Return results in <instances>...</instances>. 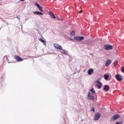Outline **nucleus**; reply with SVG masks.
I'll return each mask as SVG.
<instances>
[{
  "instance_id": "f257e3e1",
  "label": "nucleus",
  "mask_w": 124,
  "mask_h": 124,
  "mask_svg": "<svg viewBox=\"0 0 124 124\" xmlns=\"http://www.w3.org/2000/svg\"><path fill=\"white\" fill-rule=\"evenodd\" d=\"M120 116V115L118 114L115 115L112 117L110 121L111 122H113L115 120L118 118Z\"/></svg>"
},
{
  "instance_id": "f03ea898",
  "label": "nucleus",
  "mask_w": 124,
  "mask_h": 124,
  "mask_svg": "<svg viewBox=\"0 0 124 124\" xmlns=\"http://www.w3.org/2000/svg\"><path fill=\"white\" fill-rule=\"evenodd\" d=\"M54 47L57 49L62 50L64 51V50L62 48V46L56 44H54Z\"/></svg>"
},
{
  "instance_id": "7ed1b4c3",
  "label": "nucleus",
  "mask_w": 124,
  "mask_h": 124,
  "mask_svg": "<svg viewBox=\"0 0 124 124\" xmlns=\"http://www.w3.org/2000/svg\"><path fill=\"white\" fill-rule=\"evenodd\" d=\"M101 116V115L99 113L95 114L93 117L94 120L95 121L98 120L100 117Z\"/></svg>"
},
{
  "instance_id": "20e7f679",
  "label": "nucleus",
  "mask_w": 124,
  "mask_h": 124,
  "mask_svg": "<svg viewBox=\"0 0 124 124\" xmlns=\"http://www.w3.org/2000/svg\"><path fill=\"white\" fill-rule=\"evenodd\" d=\"M104 48L107 50L111 49H113V46L112 45H104Z\"/></svg>"
},
{
  "instance_id": "39448f33",
  "label": "nucleus",
  "mask_w": 124,
  "mask_h": 124,
  "mask_svg": "<svg viewBox=\"0 0 124 124\" xmlns=\"http://www.w3.org/2000/svg\"><path fill=\"white\" fill-rule=\"evenodd\" d=\"M74 39L76 41H80L84 39V37H83L75 36L74 37Z\"/></svg>"
},
{
  "instance_id": "423d86ee",
  "label": "nucleus",
  "mask_w": 124,
  "mask_h": 124,
  "mask_svg": "<svg viewBox=\"0 0 124 124\" xmlns=\"http://www.w3.org/2000/svg\"><path fill=\"white\" fill-rule=\"evenodd\" d=\"M88 98L89 99L93 100L94 99V97L92 95V94L89 92L88 94Z\"/></svg>"
},
{
  "instance_id": "0eeeda50",
  "label": "nucleus",
  "mask_w": 124,
  "mask_h": 124,
  "mask_svg": "<svg viewBox=\"0 0 124 124\" xmlns=\"http://www.w3.org/2000/svg\"><path fill=\"white\" fill-rule=\"evenodd\" d=\"M15 58L17 61H22L23 60L21 57L17 55H15Z\"/></svg>"
},
{
  "instance_id": "6e6552de",
  "label": "nucleus",
  "mask_w": 124,
  "mask_h": 124,
  "mask_svg": "<svg viewBox=\"0 0 124 124\" xmlns=\"http://www.w3.org/2000/svg\"><path fill=\"white\" fill-rule=\"evenodd\" d=\"M120 76H121V75L118 74L116 76V79L119 81H121L122 80L121 77H120Z\"/></svg>"
},
{
  "instance_id": "1a4fd4ad",
  "label": "nucleus",
  "mask_w": 124,
  "mask_h": 124,
  "mask_svg": "<svg viewBox=\"0 0 124 124\" xmlns=\"http://www.w3.org/2000/svg\"><path fill=\"white\" fill-rule=\"evenodd\" d=\"M109 87L108 85H104V89L105 91L108 92L109 90Z\"/></svg>"
},
{
  "instance_id": "9d476101",
  "label": "nucleus",
  "mask_w": 124,
  "mask_h": 124,
  "mask_svg": "<svg viewBox=\"0 0 124 124\" xmlns=\"http://www.w3.org/2000/svg\"><path fill=\"white\" fill-rule=\"evenodd\" d=\"M111 62V60L110 59L108 60L106 62L105 65L106 66H108Z\"/></svg>"
},
{
  "instance_id": "9b49d317",
  "label": "nucleus",
  "mask_w": 124,
  "mask_h": 124,
  "mask_svg": "<svg viewBox=\"0 0 124 124\" xmlns=\"http://www.w3.org/2000/svg\"><path fill=\"white\" fill-rule=\"evenodd\" d=\"M96 82H97L98 84H99V85L98 86V88L99 89L101 88V87L102 85V84L99 81H97Z\"/></svg>"
},
{
  "instance_id": "f8f14e48",
  "label": "nucleus",
  "mask_w": 124,
  "mask_h": 124,
  "mask_svg": "<svg viewBox=\"0 0 124 124\" xmlns=\"http://www.w3.org/2000/svg\"><path fill=\"white\" fill-rule=\"evenodd\" d=\"M92 44L90 43L87 44V48L88 49H90L92 47Z\"/></svg>"
},
{
  "instance_id": "ddd939ff",
  "label": "nucleus",
  "mask_w": 124,
  "mask_h": 124,
  "mask_svg": "<svg viewBox=\"0 0 124 124\" xmlns=\"http://www.w3.org/2000/svg\"><path fill=\"white\" fill-rule=\"evenodd\" d=\"M49 14L51 17L53 18H55V17L54 14L52 12H50L49 13Z\"/></svg>"
},
{
  "instance_id": "4468645a",
  "label": "nucleus",
  "mask_w": 124,
  "mask_h": 124,
  "mask_svg": "<svg viewBox=\"0 0 124 124\" xmlns=\"http://www.w3.org/2000/svg\"><path fill=\"white\" fill-rule=\"evenodd\" d=\"M39 41L43 43V44L44 45H46V41L42 39H39Z\"/></svg>"
},
{
  "instance_id": "2eb2a0df",
  "label": "nucleus",
  "mask_w": 124,
  "mask_h": 124,
  "mask_svg": "<svg viewBox=\"0 0 124 124\" xmlns=\"http://www.w3.org/2000/svg\"><path fill=\"white\" fill-rule=\"evenodd\" d=\"M33 13L34 14H37V15H43V14L41 12H38L37 11H35L33 12Z\"/></svg>"
},
{
  "instance_id": "dca6fc26",
  "label": "nucleus",
  "mask_w": 124,
  "mask_h": 124,
  "mask_svg": "<svg viewBox=\"0 0 124 124\" xmlns=\"http://www.w3.org/2000/svg\"><path fill=\"white\" fill-rule=\"evenodd\" d=\"M93 72V70L92 69H91L88 70V73L89 75H90Z\"/></svg>"
},
{
  "instance_id": "f3484780",
  "label": "nucleus",
  "mask_w": 124,
  "mask_h": 124,
  "mask_svg": "<svg viewBox=\"0 0 124 124\" xmlns=\"http://www.w3.org/2000/svg\"><path fill=\"white\" fill-rule=\"evenodd\" d=\"M104 79L106 80H107L109 77V75H107L106 74H104Z\"/></svg>"
},
{
  "instance_id": "a211bd4d",
  "label": "nucleus",
  "mask_w": 124,
  "mask_h": 124,
  "mask_svg": "<svg viewBox=\"0 0 124 124\" xmlns=\"http://www.w3.org/2000/svg\"><path fill=\"white\" fill-rule=\"evenodd\" d=\"M70 35L71 36H74L75 35V32L74 31H72L70 33Z\"/></svg>"
},
{
  "instance_id": "6ab92c4d",
  "label": "nucleus",
  "mask_w": 124,
  "mask_h": 124,
  "mask_svg": "<svg viewBox=\"0 0 124 124\" xmlns=\"http://www.w3.org/2000/svg\"><path fill=\"white\" fill-rule=\"evenodd\" d=\"M90 91L92 92V93H95V90H93V88L92 89L90 90Z\"/></svg>"
},
{
  "instance_id": "aec40b11",
  "label": "nucleus",
  "mask_w": 124,
  "mask_h": 124,
  "mask_svg": "<svg viewBox=\"0 0 124 124\" xmlns=\"http://www.w3.org/2000/svg\"><path fill=\"white\" fill-rule=\"evenodd\" d=\"M35 5L38 8L40 6L39 4L37 3H35Z\"/></svg>"
},
{
  "instance_id": "412c9836",
  "label": "nucleus",
  "mask_w": 124,
  "mask_h": 124,
  "mask_svg": "<svg viewBox=\"0 0 124 124\" xmlns=\"http://www.w3.org/2000/svg\"><path fill=\"white\" fill-rule=\"evenodd\" d=\"M41 11H43V10H42V7L40 6V7H39V8H38Z\"/></svg>"
},
{
  "instance_id": "4be33fe9",
  "label": "nucleus",
  "mask_w": 124,
  "mask_h": 124,
  "mask_svg": "<svg viewBox=\"0 0 124 124\" xmlns=\"http://www.w3.org/2000/svg\"><path fill=\"white\" fill-rule=\"evenodd\" d=\"M91 111H93V112H94L95 110H94V108L93 107H92L91 108Z\"/></svg>"
},
{
  "instance_id": "5701e85b",
  "label": "nucleus",
  "mask_w": 124,
  "mask_h": 124,
  "mask_svg": "<svg viewBox=\"0 0 124 124\" xmlns=\"http://www.w3.org/2000/svg\"><path fill=\"white\" fill-rule=\"evenodd\" d=\"M121 70L122 72H124V67H122Z\"/></svg>"
},
{
  "instance_id": "b1692460",
  "label": "nucleus",
  "mask_w": 124,
  "mask_h": 124,
  "mask_svg": "<svg viewBox=\"0 0 124 124\" xmlns=\"http://www.w3.org/2000/svg\"><path fill=\"white\" fill-rule=\"evenodd\" d=\"M5 58H6L7 60H8V58L6 56H5V57L3 58V59L4 60V59H5Z\"/></svg>"
},
{
  "instance_id": "393cba45",
  "label": "nucleus",
  "mask_w": 124,
  "mask_h": 124,
  "mask_svg": "<svg viewBox=\"0 0 124 124\" xmlns=\"http://www.w3.org/2000/svg\"><path fill=\"white\" fill-rule=\"evenodd\" d=\"M115 124H120V123L119 122H117Z\"/></svg>"
},
{
  "instance_id": "a878e982",
  "label": "nucleus",
  "mask_w": 124,
  "mask_h": 124,
  "mask_svg": "<svg viewBox=\"0 0 124 124\" xmlns=\"http://www.w3.org/2000/svg\"><path fill=\"white\" fill-rule=\"evenodd\" d=\"M17 17L19 20V19H20V17L19 16H17Z\"/></svg>"
},
{
  "instance_id": "bb28decb",
  "label": "nucleus",
  "mask_w": 124,
  "mask_h": 124,
  "mask_svg": "<svg viewBox=\"0 0 124 124\" xmlns=\"http://www.w3.org/2000/svg\"><path fill=\"white\" fill-rule=\"evenodd\" d=\"M82 12V11L81 10V11H79V12H78V13H81Z\"/></svg>"
},
{
  "instance_id": "cd10ccee",
  "label": "nucleus",
  "mask_w": 124,
  "mask_h": 124,
  "mask_svg": "<svg viewBox=\"0 0 124 124\" xmlns=\"http://www.w3.org/2000/svg\"><path fill=\"white\" fill-rule=\"evenodd\" d=\"M116 62L115 61L114 62V63L115 64H116Z\"/></svg>"
},
{
  "instance_id": "c85d7f7f",
  "label": "nucleus",
  "mask_w": 124,
  "mask_h": 124,
  "mask_svg": "<svg viewBox=\"0 0 124 124\" xmlns=\"http://www.w3.org/2000/svg\"><path fill=\"white\" fill-rule=\"evenodd\" d=\"M70 39L74 41V39Z\"/></svg>"
},
{
  "instance_id": "c756f323",
  "label": "nucleus",
  "mask_w": 124,
  "mask_h": 124,
  "mask_svg": "<svg viewBox=\"0 0 124 124\" xmlns=\"http://www.w3.org/2000/svg\"><path fill=\"white\" fill-rule=\"evenodd\" d=\"M25 0H20V1H24Z\"/></svg>"
},
{
  "instance_id": "7c9ffc66",
  "label": "nucleus",
  "mask_w": 124,
  "mask_h": 124,
  "mask_svg": "<svg viewBox=\"0 0 124 124\" xmlns=\"http://www.w3.org/2000/svg\"><path fill=\"white\" fill-rule=\"evenodd\" d=\"M96 86H97V84H96Z\"/></svg>"
}]
</instances>
